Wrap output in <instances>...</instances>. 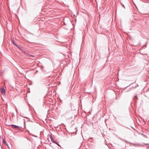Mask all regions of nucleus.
Instances as JSON below:
<instances>
[{
    "mask_svg": "<svg viewBox=\"0 0 149 149\" xmlns=\"http://www.w3.org/2000/svg\"><path fill=\"white\" fill-rule=\"evenodd\" d=\"M10 126L12 127L15 130H19L20 129L19 127L14 125H11Z\"/></svg>",
    "mask_w": 149,
    "mask_h": 149,
    "instance_id": "nucleus-1",
    "label": "nucleus"
},
{
    "mask_svg": "<svg viewBox=\"0 0 149 149\" xmlns=\"http://www.w3.org/2000/svg\"><path fill=\"white\" fill-rule=\"evenodd\" d=\"M0 90L2 95H4L5 93V90L3 88H2L0 89Z\"/></svg>",
    "mask_w": 149,
    "mask_h": 149,
    "instance_id": "nucleus-2",
    "label": "nucleus"
},
{
    "mask_svg": "<svg viewBox=\"0 0 149 149\" xmlns=\"http://www.w3.org/2000/svg\"><path fill=\"white\" fill-rule=\"evenodd\" d=\"M133 100H134L135 101V102H136V100H138V97L136 95L134 96Z\"/></svg>",
    "mask_w": 149,
    "mask_h": 149,
    "instance_id": "nucleus-3",
    "label": "nucleus"
},
{
    "mask_svg": "<svg viewBox=\"0 0 149 149\" xmlns=\"http://www.w3.org/2000/svg\"><path fill=\"white\" fill-rule=\"evenodd\" d=\"M12 43L15 45L16 47H17L18 48H19V47L18 46V45H17L15 43L14 41L13 40H12Z\"/></svg>",
    "mask_w": 149,
    "mask_h": 149,
    "instance_id": "nucleus-4",
    "label": "nucleus"
},
{
    "mask_svg": "<svg viewBox=\"0 0 149 149\" xmlns=\"http://www.w3.org/2000/svg\"><path fill=\"white\" fill-rule=\"evenodd\" d=\"M3 142L5 144H6L7 143L4 139L3 140Z\"/></svg>",
    "mask_w": 149,
    "mask_h": 149,
    "instance_id": "nucleus-5",
    "label": "nucleus"
},
{
    "mask_svg": "<svg viewBox=\"0 0 149 149\" xmlns=\"http://www.w3.org/2000/svg\"><path fill=\"white\" fill-rule=\"evenodd\" d=\"M51 141H52V142H53V143H56V142L55 141H54V140H52V139H51Z\"/></svg>",
    "mask_w": 149,
    "mask_h": 149,
    "instance_id": "nucleus-6",
    "label": "nucleus"
},
{
    "mask_svg": "<svg viewBox=\"0 0 149 149\" xmlns=\"http://www.w3.org/2000/svg\"><path fill=\"white\" fill-rule=\"evenodd\" d=\"M56 144L58 146L60 147H61V146H60V145L58 143H56Z\"/></svg>",
    "mask_w": 149,
    "mask_h": 149,
    "instance_id": "nucleus-7",
    "label": "nucleus"
},
{
    "mask_svg": "<svg viewBox=\"0 0 149 149\" xmlns=\"http://www.w3.org/2000/svg\"><path fill=\"white\" fill-rule=\"evenodd\" d=\"M56 127L58 128V126H57V127Z\"/></svg>",
    "mask_w": 149,
    "mask_h": 149,
    "instance_id": "nucleus-8",
    "label": "nucleus"
}]
</instances>
